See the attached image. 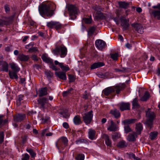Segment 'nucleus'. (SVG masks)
<instances>
[{
	"label": "nucleus",
	"mask_w": 160,
	"mask_h": 160,
	"mask_svg": "<svg viewBox=\"0 0 160 160\" xmlns=\"http://www.w3.org/2000/svg\"><path fill=\"white\" fill-rule=\"evenodd\" d=\"M53 54L57 56L60 55L61 58H63L66 56L67 54V48L64 46H61L56 47L52 51Z\"/></svg>",
	"instance_id": "20e7f679"
},
{
	"label": "nucleus",
	"mask_w": 160,
	"mask_h": 160,
	"mask_svg": "<svg viewBox=\"0 0 160 160\" xmlns=\"http://www.w3.org/2000/svg\"><path fill=\"white\" fill-rule=\"evenodd\" d=\"M110 123V125L107 128V130L110 131H116L118 130V128L116 127L115 124L112 120L108 121Z\"/></svg>",
	"instance_id": "4468645a"
},
{
	"label": "nucleus",
	"mask_w": 160,
	"mask_h": 160,
	"mask_svg": "<svg viewBox=\"0 0 160 160\" xmlns=\"http://www.w3.org/2000/svg\"><path fill=\"white\" fill-rule=\"evenodd\" d=\"M130 104L128 102H121L119 104L120 109L122 111L129 110Z\"/></svg>",
	"instance_id": "ddd939ff"
},
{
	"label": "nucleus",
	"mask_w": 160,
	"mask_h": 160,
	"mask_svg": "<svg viewBox=\"0 0 160 160\" xmlns=\"http://www.w3.org/2000/svg\"><path fill=\"white\" fill-rule=\"evenodd\" d=\"M158 132H151L150 133L149 137L152 140H153L157 137Z\"/></svg>",
	"instance_id": "58836bf2"
},
{
	"label": "nucleus",
	"mask_w": 160,
	"mask_h": 160,
	"mask_svg": "<svg viewBox=\"0 0 160 160\" xmlns=\"http://www.w3.org/2000/svg\"><path fill=\"white\" fill-rule=\"evenodd\" d=\"M131 26L135 28L138 32L141 34L143 33V28L141 24L137 23H133L132 24Z\"/></svg>",
	"instance_id": "9d476101"
},
{
	"label": "nucleus",
	"mask_w": 160,
	"mask_h": 160,
	"mask_svg": "<svg viewBox=\"0 0 160 160\" xmlns=\"http://www.w3.org/2000/svg\"><path fill=\"white\" fill-rule=\"evenodd\" d=\"M41 58L43 61L46 63H52L53 60L49 58L46 54L42 55Z\"/></svg>",
	"instance_id": "bb28decb"
},
{
	"label": "nucleus",
	"mask_w": 160,
	"mask_h": 160,
	"mask_svg": "<svg viewBox=\"0 0 160 160\" xmlns=\"http://www.w3.org/2000/svg\"><path fill=\"white\" fill-rule=\"evenodd\" d=\"M125 87L124 83H120L114 87H110L105 88L102 91V92L105 95L107 96L115 91L116 93L118 94L121 91L124 89Z\"/></svg>",
	"instance_id": "f257e3e1"
},
{
	"label": "nucleus",
	"mask_w": 160,
	"mask_h": 160,
	"mask_svg": "<svg viewBox=\"0 0 160 160\" xmlns=\"http://www.w3.org/2000/svg\"><path fill=\"white\" fill-rule=\"evenodd\" d=\"M135 129L136 131V133L138 134V135L140 134L143 129L142 124L140 123L136 124Z\"/></svg>",
	"instance_id": "b1692460"
},
{
	"label": "nucleus",
	"mask_w": 160,
	"mask_h": 160,
	"mask_svg": "<svg viewBox=\"0 0 160 160\" xmlns=\"http://www.w3.org/2000/svg\"><path fill=\"white\" fill-rule=\"evenodd\" d=\"M105 64L103 62H98L94 63L91 66V69H94L97 68L104 66Z\"/></svg>",
	"instance_id": "4be33fe9"
},
{
	"label": "nucleus",
	"mask_w": 160,
	"mask_h": 160,
	"mask_svg": "<svg viewBox=\"0 0 160 160\" xmlns=\"http://www.w3.org/2000/svg\"><path fill=\"white\" fill-rule=\"evenodd\" d=\"M23 96L22 95H20L18 96V99L16 101L17 105L18 106L20 105L22 101L23 100Z\"/></svg>",
	"instance_id": "4c0bfd02"
},
{
	"label": "nucleus",
	"mask_w": 160,
	"mask_h": 160,
	"mask_svg": "<svg viewBox=\"0 0 160 160\" xmlns=\"http://www.w3.org/2000/svg\"><path fill=\"white\" fill-rule=\"evenodd\" d=\"M96 29V27L93 26L90 27L88 31V34L89 36H92Z\"/></svg>",
	"instance_id": "e433bc0d"
},
{
	"label": "nucleus",
	"mask_w": 160,
	"mask_h": 160,
	"mask_svg": "<svg viewBox=\"0 0 160 160\" xmlns=\"http://www.w3.org/2000/svg\"><path fill=\"white\" fill-rule=\"evenodd\" d=\"M146 116L148 118L146 124L149 128H151L153 125V120L156 117V115L154 112L151 111L150 109L146 111Z\"/></svg>",
	"instance_id": "7ed1b4c3"
},
{
	"label": "nucleus",
	"mask_w": 160,
	"mask_h": 160,
	"mask_svg": "<svg viewBox=\"0 0 160 160\" xmlns=\"http://www.w3.org/2000/svg\"><path fill=\"white\" fill-rule=\"evenodd\" d=\"M32 59L34 61H37L38 60V57L36 55H32Z\"/></svg>",
	"instance_id": "e2e57ef3"
},
{
	"label": "nucleus",
	"mask_w": 160,
	"mask_h": 160,
	"mask_svg": "<svg viewBox=\"0 0 160 160\" xmlns=\"http://www.w3.org/2000/svg\"><path fill=\"white\" fill-rule=\"evenodd\" d=\"M133 107L134 108H138L139 106L138 102V100L137 98H135L132 102Z\"/></svg>",
	"instance_id": "c9c22d12"
},
{
	"label": "nucleus",
	"mask_w": 160,
	"mask_h": 160,
	"mask_svg": "<svg viewBox=\"0 0 160 160\" xmlns=\"http://www.w3.org/2000/svg\"><path fill=\"white\" fill-rule=\"evenodd\" d=\"M29 57L28 55H26L22 54H19L18 57V59L22 62H26L28 61L29 59Z\"/></svg>",
	"instance_id": "aec40b11"
},
{
	"label": "nucleus",
	"mask_w": 160,
	"mask_h": 160,
	"mask_svg": "<svg viewBox=\"0 0 160 160\" xmlns=\"http://www.w3.org/2000/svg\"><path fill=\"white\" fill-rule=\"evenodd\" d=\"M13 18L14 16H12L8 18L4 17L3 18V19H4L5 21L6 25H8L12 23Z\"/></svg>",
	"instance_id": "7c9ffc66"
},
{
	"label": "nucleus",
	"mask_w": 160,
	"mask_h": 160,
	"mask_svg": "<svg viewBox=\"0 0 160 160\" xmlns=\"http://www.w3.org/2000/svg\"><path fill=\"white\" fill-rule=\"evenodd\" d=\"M54 63L55 65H58L60 67L61 66L62 63H60L58 61L55 60L54 61Z\"/></svg>",
	"instance_id": "69168bd1"
},
{
	"label": "nucleus",
	"mask_w": 160,
	"mask_h": 160,
	"mask_svg": "<svg viewBox=\"0 0 160 160\" xmlns=\"http://www.w3.org/2000/svg\"><path fill=\"white\" fill-rule=\"evenodd\" d=\"M124 131L126 133H128L131 131V129L128 125H125Z\"/></svg>",
	"instance_id": "3c124183"
},
{
	"label": "nucleus",
	"mask_w": 160,
	"mask_h": 160,
	"mask_svg": "<svg viewBox=\"0 0 160 160\" xmlns=\"http://www.w3.org/2000/svg\"><path fill=\"white\" fill-rule=\"evenodd\" d=\"M95 45L99 49L102 50L105 47L106 43L102 40L99 39L96 41Z\"/></svg>",
	"instance_id": "1a4fd4ad"
},
{
	"label": "nucleus",
	"mask_w": 160,
	"mask_h": 160,
	"mask_svg": "<svg viewBox=\"0 0 160 160\" xmlns=\"http://www.w3.org/2000/svg\"><path fill=\"white\" fill-rule=\"evenodd\" d=\"M120 135L117 133H115L112 136L113 139H117L120 137Z\"/></svg>",
	"instance_id": "5fc2aeb1"
},
{
	"label": "nucleus",
	"mask_w": 160,
	"mask_h": 160,
	"mask_svg": "<svg viewBox=\"0 0 160 160\" xmlns=\"http://www.w3.org/2000/svg\"><path fill=\"white\" fill-rule=\"evenodd\" d=\"M38 49L37 48L33 47L32 48H30L29 49L28 51L30 52H34L36 51H38Z\"/></svg>",
	"instance_id": "6e6d98bb"
},
{
	"label": "nucleus",
	"mask_w": 160,
	"mask_h": 160,
	"mask_svg": "<svg viewBox=\"0 0 160 160\" xmlns=\"http://www.w3.org/2000/svg\"><path fill=\"white\" fill-rule=\"evenodd\" d=\"M51 64L50 68H52L53 70H58L57 67L55 66L53 63V61H52V63H50Z\"/></svg>",
	"instance_id": "bf43d9fd"
},
{
	"label": "nucleus",
	"mask_w": 160,
	"mask_h": 160,
	"mask_svg": "<svg viewBox=\"0 0 160 160\" xmlns=\"http://www.w3.org/2000/svg\"><path fill=\"white\" fill-rule=\"evenodd\" d=\"M152 13L155 18L160 20V11L154 10L152 11Z\"/></svg>",
	"instance_id": "c756f323"
},
{
	"label": "nucleus",
	"mask_w": 160,
	"mask_h": 160,
	"mask_svg": "<svg viewBox=\"0 0 160 160\" xmlns=\"http://www.w3.org/2000/svg\"><path fill=\"white\" fill-rule=\"evenodd\" d=\"M63 117L65 118H68L69 116V114L67 110L63 111L61 113Z\"/></svg>",
	"instance_id": "37998d69"
},
{
	"label": "nucleus",
	"mask_w": 160,
	"mask_h": 160,
	"mask_svg": "<svg viewBox=\"0 0 160 160\" xmlns=\"http://www.w3.org/2000/svg\"><path fill=\"white\" fill-rule=\"evenodd\" d=\"M127 146V144L126 142L124 141H122L119 142L118 144V146L121 148H124Z\"/></svg>",
	"instance_id": "ea45409f"
},
{
	"label": "nucleus",
	"mask_w": 160,
	"mask_h": 160,
	"mask_svg": "<svg viewBox=\"0 0 160 160\" xmlns=\"http://www.w3.org/2000/svg\"><path fill=\"white\" fill-rule=\"evenodd\" d=\"M72 89L71 88L69 90H68L66 91H64L63 92V95L64 97H66L68 95L71 93V91L72 90Z\"/></svg>",
	"instance_id": "8fccbe9b"
},
{
	"label": "nucleus",
	"mask_w": 160,
	"mask_h": 160,
	"mask_svg": "<svg viewBox=\"0 0 160 160\" xmlns=\"http://www.w3.org/2000/svg\"><path fill=\"white\" fill-rule=\"evenodd\" d=\"M137 135L138 134L135 132L129 134L127 137V140L129 142L135 141L137 137Z\"/></svg>",
	"instance_id": "2eb2a0df"
},
{
	"label": "nucleus",
	"mask_w": 160,
	"mask_h": 160,
	"mask_svg": "<svg viewBox=\"0 0 160 160\" xmlns=\"http://www.w3.org/2000/svg\"><path fill=\"white\" fill-rule=\"evenodd\" d=\"M8 63L5 61L0 62V70L2 71L8 72Z\"/></svg>",
	"instance_id": "f8f14e48"
},
{
	"label": "nucleus",
	"mask_w": 160,
	"mask_h": 160,
	"mask_svg": "<svg viewBox=\"0 0 160 160\" xmlns=\"http://www.w3.org/2000/svg\"><path fill=\"white\" fill-rule=\"evenodd\" d=\"M73 120L74 123L75 125H78L81 124L82 123L80 116H75Z\"/></svg>",
	"instance_id": "cd10ccee"
},
{
	"label": "nucleus",
	"mask_w": 160,
	"mask_h": 160,
	"mask_svg": "<svg viewBox=\"0 0 160 160\" xmlns=\"http://www.w3.org/2000/svg\"><path fill=\"white\" fill-rule=\"evenodd\" d=\"M38 10L40 14L42 16L46 15L51 17L54 14L53 10H51L49 5L43 4L39 7Z\"/></svg>",
	"instance_id": "f03ea898"
},
{
	"label": "nucleus",
	"mask_w": 160,
	"mask_h": 160,
	"mask_svg": "<svg viewBox=\"0 0 160 160\" xmlns=\"http://www.w3.org/2000/svg\"><path fill=\"white\" fill-rule=\"evenodd\" d=\"M30 156L27 153H25L23 158H22V160H28Z\"/></svg>",
	"instance_id": "13d9d810"
},
{
	"label": "nucleus",
	"mask_w": 160,
	"mask_h": 160,
	"mask_svg": "<svg viewBox=\"0 0 160 160\" xmlns=\"http://www.w3.org/2000/svg\"><path fill=\"white\" fill-rule=\"evenodd\" d=\"M56 75L60 79L63 80L66 79L67 78L66 73L63 72H56L55 73Z\"/></svg>",
	"instance_id": "a211bd4d"
},
{
	"label": "nucleus",
	"mask_w": 160,
	"mask_h": 160,
	"mask_svg": "<svg viewBox=\"0 0 160 160\" xmlns=\"http://www.w3.org/2000/svg\"><path fill=\"white\" fill-rule=\"evenodd\" d=\"M66 8L68 10L71 18L72 19L76 18L77 12L76 7L74 5H68L66 6Z\"/></svg>",
	"instance_id": "423d86ee"
},
{
	"label": "nucleus",
	"mask_w": 160,
	"mask_h": 160,
	"mask_svg": "<svg viewBox=\"0 0 160 160\" xmlns=\"http://www.w3.org/2000/svg\"><path fill=\"white\" fill-rule=\"evenodd\" d=\"M68 141L66 137H63L59 139L56 142V145L59 151L63 150L67 146Z\"/></svg>",
	"instance_id": "39448f33"
},
{
	"label": "nucleus",
	"mask_w": 160,
	"mask_h": 160,
	"mask_svg": "<svg viewBox=\"0 0 160 160\" xmlns=\"http://www.w3.org/2000/svg\"><path fill=\"white\" fill-rule=\"evenodd\" d=\"M10 65L11 69L14 71L18 72L20 70V68H19L18 65L14 62H12L10 63Z\"/></svg>",
	"instance_id": "393cba45"
},
{
	"label": "nucleus",
	"mask_w": 160,
	"mask_h": 160,
	"mask_svg": "<svg viewBox=\"0 0 160 160\" xmlns=\"http://www.w3.org/2000/svg\"><path fill=\"white\" fill-rule=\"evenodd\" d=\"M63 126L66 129H68L69 128L68 124L66 122H64L63 123Z\"/></svg>",
	"instance_id": "0e129e2a"
},
{
	"label": "nucleus",
	"mask_w": 160,
	"mask_h": 160,
	"mask_svg": "<svg viewBox=\"0 0 160 160\" xmlns=\"http://www.w3.org/2000/svg\"><path fill=\"white\" fill-rule=\"evenodd\" d=\"M111 58L114 60H117L118 59V53H115L110 54Z\"/></svg>",
	"instance_id": "79ce46f5"
},
{
	"label": "nucleus",
	"mask_w": 160,
	"mask_h": 160,
	"mask_svg": "<svg viewBox=\"0 0 160 160\" xmlns=\"http://www.w3.org/2000/svg\"><path fill=\"white\" fill-rule=\"evenodd\" d=\"M38 96L39 97L45 96L47 94V88L46 87L42 88L39 90Z\"/></svg>",
	"instance_id": "5701e85b"
},
{
	"label": "nucleus",
	"mask_w": 160,
	"mask_h": 160,
	"mask_svg": "<svg viewBox=\"0 0 160 160\" xmlns=\"http://www.w3.org/2000/svg\"><path fill=\"white\" fill-rule=\"evenodd\" d=\"M4 135L3 132H0V143H2L4 140Z\"/></svg>",
	"instance_id": "603ef678"
},
{
	"label": "nucleus",
	"mask_w": 160,
	"mask_h": 160,
	"mask_svg": "<svg viewBox=\"0 0 160 160\" xmlns=\"http://www.w3.org/2000/svg\"><path fill=\"white\" fill-rule=\"evenodd\" d=\"M93 117L92 111H90L88 112L85 113L82 116L84 122L86 124L90 123Z\"/></svg>",
	"instance_id": "6e6552de"
},
{
	"label": "nucleus",
	"mask_w": 160,
	"mask_h": 160,
	"mask_svg": "<svg viewBox=\"0 0 160 160\" xmlns=\"http://www.w3.org/2000/svg\"><path fill=\"white\" fill-rule=\"evenodd\" d=\"M62 70L63 71H67L69 70L70 69L68 65H63V63L62 64L61 66L60 67Z\"/></svg>",
	"instance_id": "49530a36"
},
{
	"label": "nucleus",
	"mask_w": 160,
	"mask_h": 160,
	"mask_svg": "<svg viewBox=\"0 0 160 160\" xmlns=\"http://www.w3.org/2000/svg\"><path fill=\"white\" fill-rule=\"evenodd\" d=\"M4 8L5 12L7 13H9L10 10L9 6L7 4L4 5Z\"/></svg>",
	"instance_id": "864d4df0"
},
{
	"label": "nucleus",
	"mask_w": 160,
	"mask_h": 160,
	"mask_svg": "<svg viewBox=\"0 0 160 160\" xmlns=\"http://www.w3.org/2000/svg\"><path fill=\"white\" fill-rule=\"evenodd\" d=\"M110 113L113 115L116 118H118L120 116V114L119 111L115 109L111 110Z\"/></svg>",
	"instance_id": "a878e982"
},
{
	"label": "nucleus",
	"mask_w": 160,
	"mask_h": 160,
	"mask_svg": "<svg viewBox=\"0 0 160 160\" xmlns=\"http://www.w3.org/2000/svg\"><path fill=\"white\" fill-rule=\"evenodd\" d=\"M121 25L122 27V29L123 31L127 30L129 26V20L125 18H121Z\"/></svg>",
	"instance_id": "9b49d317"
},
{
	"label": "nucleus",
	"mask_w": 160,
	"mask_h": 160,
	"mask_svg": "<svg viewBox=\"0 0 160 160\" xmlns=\"http://www.w3.org/2000/svg\"><path fill=\"white\" fill-rule=\"evenodd\" d=\"M102 138H103L105 141V142L106 145L110 147L112 146V142L109 139L108 136L105 134H103L102 135Z\"/></svg>",
	"instance_id": "dca6fc26"
},
{
	"label": "nucleus",
	"mask_w": 160,
	"mask_h": 160,
	"mask_svg": "<svg viewBox=\"0 0 160 160\" xmlns=\"http://www.w3.org/2000/svg\"><path fill=\"white\" fill-rule=\"evenodd\" d=\"M120 7L123 8H127L129 7V3L124 1L121 2L119 3Z\"/></svg>",
	"instance_id": "72a5a7b5"
},
{
	"label": "nucleus",
	"mask_w": 160,
	"mask_h": 160,
	"mask_svg": "<svg viewBox=\"0 0 160 160\" xmlns=\"http://www.w3.org/2000/svg\"><path fill=\"white\" fill-rule=\"evenodd\" d=\"M26 151L30 153L32 157H34L35 156L36 154L32 149H27Z\"/></svg>",
	"instance_id": "de8ad7c7"
},
{
	"label": "nucleus",
	"mask_w": 160,
	"mask_h": 160,
	"mask_svg": "<svg viewBox=\"0 0 160 160\" xmlns=\"http://www.w3.org/2000/svg\"><path fill=\"white\" fill-rule=\"evenodd\" d=\"M47 98H40L38 100V101L40 104L41 105L42 108H44V106L46 102Z\"/></svg>",
	"instance_id": "c85d7f7f"
},
{
	"label": "nucleus",
	"mask_w": 160,
	"mask_h": 160,
	"mask_svg": "<svg viewBox=\"0 0 160 160\" xmlns=\"http://www.w3.org/2000/svg\"><path fill=\"white\" fill-rule=\"evenodd\" d=\"M6 22L4 19L3 20L0 19V26H2L5 25H6Z\"/></svg>",
	"instance_id": "052dcab7"
},
{
	"label": "nucleus",
	"mask_w": 160,
	"mask_h": 160,
	"mask_svg": "<svg viewBox=\"0 0 160 160\" xmlns=\"http://www.w3.org/2000/svg\"><path fill=\"white\" fill-rule=\"evenodd\" d=\"M115 71L116 72H124L126 70L124 68H122L121 69L118 68L114 69Z\"/></svg>",
	"instance_id": "4d7b16f0"
},
{
	"label": "nucleus",
	"mask_w": 160,
	"mask_h": 160,
	"mask_svg": "<svg viewBox=\"0 0 160 160\" xmlns=\"http://www.w3.org/2000/svg\"><path fill=\"white\" fill-rule=\"evenodd\" d=\"M150 94L147 91H146L144 95L141 97V100L143 101H147L149 98Z\"/></svg>",
	"instance_id": "f704fd0d"
},
{
	"label": "nucleus",
	"mask_w": 160,
	"mask_h": 160,
	"mask_svg": "<svg viewBox=\"0 0 160 160\" xmlns=\"http://www.w3.org/2000/svg\"><path fill=\"white\" fill-rule=\"evenodd\" d=\"M83 21L85 22L87 24H89L92 21V19L91 17H90L89 18H84L83 19Z\"/></svg>",
	"instance_id": "c03bdc74"
},
{
	"label": "nucleus",
	"mask_w": 160,
	"mask_h": 160,
	"mask_svg": "<svg viewBox=\"0 0 160 160\" xmlns=\"http://www.w3.org/2000/svg\"><path fill=\"white\" fill-rule=\"evenodd\" d=\"M92 8L93 9L97 11V12H98V13L100 16V18H103V15L102 13L100 12L102 10V8H101L100 7L98 6L97 5H94L92 7Z\"/></svg>",
	"instance_id": "412c9836"
},
{
	"label": "nucleus",
	"mask_w": 160,
	"mask_h": 160,
	"mask_svg": "<svg viewBox=\"0 0 160 160\" xmlns=\"http://www.w3.org/2000/svg\"><path fill=\"white\" fill-rule=\"evenodd\" d=\"M47 26L50 28H55L56 30L61 29L63 25L59 22L51 21L47 23Z\"/></svg>",
	"instance_id": "0eeeda50"
},
{
	"label": "nucleus",
	"mask_w": 160,
	"mask_h": 160,
	"mask_svg": "<svg viewBox=\"0 0 160 160\" xmlns=\"http://www.w3.org/2000/svg\"><path fill=\"white\" fill-rule=\"evenodd\" d=\"M88 98V96L87 94V92L86 91L85 92V94L83 95V98L85 99H87Z\"/></svg>",
	"instance_id": "774afa93"
},
{
	"label": "nucleus",
	"mask_w": 160,
	"mask_h": 160,
	"mask_svg": "<svg viewBox=\"0 0 160 160\" xmlns=\"http://www.w3.org/2000/svg\"><path fill=\"white\" fill-rule=\"evenodd\" d=\"M26 117L25 114H18L14 118V120L16 122H20L23 120Z\"/></svg>",
	"instance_id": "6ab92c4d"
},
{
	"label": "nucleus",
	"mask_w": 160,
	"mask_h": 160,
	"mask_svg": "<svg viewBox=\"0 0 160 160\" xmlns=\"http://www.w3.org/2000/svg\"><path fill=\"white\" fill-rule=\"evenodd\" d=\"M88 137L89 138L92 140L95 139L96 131L94 130L91 128L88 130Z\"/></svg>",
	"instance_id": "f3484780"
},
{
	"label": "nucleus",
	"mask_w": 160,
	"mask_h": 160,
	"mask_svg": "<svg viewBox=\"0 0 160 160\" xmlns=\"http://www.w3.org/2000/svg\"><path fill=\"white\" fill-rule=\"evenodd\" d=\"M49 119V118L48 117H47L45 118H42V122L44 123L46 122Z\"/></svg>",
	"instance_id": "680f3d73"
},
{
	"label": "nucleus",
	"mask_w": 160,
	"mask_h": 160,
	"mask_svg": "<svg viewBox=\"0 0 160 160\" xmlns=\"http://www.w3.org/2000/svg\"><path fill=\"white\" fill-rule=\"evenodd\" d=\"M16 72L15 71H10L9 72V75L10 78L11 79H18V76Z\"/></svg>",
	"instance_id": "2f4dec72"
},
{
	"label": "nucleus",
	"mask_w": 160,
	"mask_h": 160,
	"mask_svg": "<svg viewBox=\"0 0 160 160\" xmlns=\"http://www.w3.org/2000/svg\"><path fill=\"white\" fill-rule=\"evenodd\" d=\"M84 155L82 154H77L75 158L76 160H84Z\"/></svg>",
	"instance_id": "a19ab883"
},
{
	"label": "nucleus",
	"mask_w": 160,
	"mask_h": 160,
	"mask_svg": "<svg viewBox=\"0 0 160 160\" xmlns=\"http://www.w3.org/2000/svg\"><path fill=\"white\" fill-rule=\"evenodd\" d=\"M7 122V121H4L3 117L0 115V127H2Z\"/></svg>",
	"instance_id": "a18cd8bd"
},
{
	"label": "nucleus",
	"mask_w": 160,
	"mask_h": 160,
	"mask_svg": "<svg viewBox=\"0 0 160 160\" xmlns=\"http://www.w3.org/2000/svg\"><path fill=\"white\" fill-rule=\"evenodd\" d=\"M69 81L70 82H72L74 81V77L72 75H69Z\"/></svg>",
	"instance_id": "338daca9"
},
{
	"label": "nucleus",
	"mask_w": 160,
	"mask_h": 160,
	"mask_svg": "<svg viewBox=\"0 0 160 160\" xmlns=\"http://www.w3.org/2000/svg\"><path fill=\"white\" fill-rule=\"evenodd\" d=\"M136 119H127L122 121V123L124 125H128L131 123L135 122Z\"/></svg>",
	"instance_id": "473e14b6"
},
{
	"label": "nucleus",
	"mask_w": 160,
	"mask_h": 160,
	"mask_svg": "<svg viewBox=\"0 0 160 160\" xmlns=\"http://www.w3.org/2000/svg\"><path fill=\"white\" fill-rule=\"evenodd\" d=\"M45 73L47 78H50L53 75V73L49 71H45Z\"/></svg>",
	"instance_id": "09e8293b"
}]
</instances>
